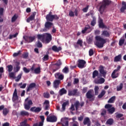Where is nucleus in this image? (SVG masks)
<instances>
[{
	"label": "nucleus",
	"instance_id": "nucleus-42",
	"mask_svg": "<svg viewBox=\"0 0 126 126\" xmlns=\"http://www.w3.org/2000/svg\"><path fill=\"white\" fill-rule=\"evenodd\" d=\"M34 72L36 74H39V73H40V72H41V68H40V67H38L34 69Z\"/></svg>",
	"mask_w": 126,
	"mask_h": 126
},
{
	"label": "nucleus",
	"instance_id": "nucleus-21",
	"mask_svg": "<svg viewBox=\"0 0 126 126\" xmlns=\"http://www.w3.org/2000/svg\"><path fill=\"white\" fill-rule=\"evenodd\" d=\"M52 50L54 52H55L56 53H59L60 51H62V47H57V46L54 45L53 46H52Z\"/></svg>",
	"mask_w": 126,
	"mask_h": 126
},
{
	"label": "nucleus",
	"instance_id": "nucleus-53",
	"mask_svg": "<svg viewBox=\"0 0 126 126\" xmlns=\"http://www.w3.org/2000/svg\"><path fill=\"white\" fill-rule=\"evenodd\" d=\"M62 64V62H61V60H59L57 61V62L54 64V65H56V66H61V65Z\"/></svg>",
	"mask_w": 126,
	"mask_h": 126
},
{
	"label": "nucleus",
	"instance_id": "nucleus-39",
	"mask_svg": "<svg viewBox=\"0 0 126 126\" xmlns=\"http://www.w3.org/2000/svg\"><path fill=\"white\" fill-rule=\"evenodd\" d=\"M123 87H124V84L121 83L120 85L117 87V91H121L123 89Z\"/></svg>",
	"mask_w": 126,
	"mask_h": 126
},
{
	"label": "nucleus",
	"instance_id": "nucleus-22",
	"mask_svg": "<svg viewBox=\"0 0 126 126\" xmlns=\"http://www.w3.org/2000/svg\"><path fill=\"white\" fill-rule=\"evenodd\" d=\"M55 77L58 79H60V80H63V79L64 76L63 74H61V73L57 72L55 74Z\"/></svg>",
	"mask_w": 126,
	"mask_h": 126
},
{
	"label": "nucleus",
	"instance_id": "nucleus-16",
	"mask_svg": "<svg viewBox=\"0 0 126 126\" xmlns=\"http://www.w3.org/2000/svg\"><path fill=\"white\" fill-rule=\"evenodd\" d=\"M99 71L100 74L102 75V76H103V77H105V76H106V74H107V72L105 71V70H104V67L102 65L99 66Z\"/></svg>",
	"mask_w": 126,
	"mask_h": 126
},
{
	"label": "nucleus",
	"instance_id": "nucleus-1",
	"mask_svg": "<svg viewBox=\"0 0 126 126\" xmlns=\"http://www.w3.org/2000/svg\"><path fill=\"white\" fill-rule=\"evenodd\" d=\"M95 39L96 41H98L99 42H99L97 41L95 44V46H96L97 48H99V49H101V48H103V47H104V44L107 43V40H108L107 38L104 39L101 37V36H95Z\"/></svg>",
	"mask_w": 126,
	"mask_h": 126
},
{
	"label": "nucleus",
	"instance_id": "nucleus-28",
	"mask_svg": "<svg viewBox=\"0 0 126 126\" xmlns=\"http://www.w3.org/2000/svg\"><path fill=\"white\" fill-rule=\"evenodd\" d=\"M66 93H67V91H66L64 88L61 89L59 91V94L60 96H63V95H64V94H66Z\"/></svg>",
	"mask_w": 126,
	"mask_h": 126
},
{
	"label": "nucleus",
	"instance_id": "nucleus-44",
	"mask_svg": "<svg viewBox=\"0 0 126 126\" xmlns=\"http://www.w3.org/2000/svg\"><path fill=\"white\" fill-rule=\"evenodd\" d=\"M106 94V91H102L101 93L98 95V98L101 99Z\"/></svg>",
	"mask_w": 126,
	"mask_h": 126
},
{
	"label": "nucleus",
	"instance_id": "nucleus-15",
	"mask_svg": "<svg viewBox=\"0 0 126 126\" xmlns=\"http://www.w3.org/2000/svg\"><path fill=\"white\" fill-rule=\"evenodd\" d=\"M36 87V83H31L29 86L27 87V92H29L31 91V90H33V88H35Z\"/></svg>",
	"mask_w": 126,
	"mask_h": 126
},
{
	"label": "nucleus",
	"instance_id": "nucleus-35",
	"mask_svg": "<svg viewBox=\"0 0 126 126\" xmlns=\"http://www.w3.org/2000/svg\"><path fill=\"white\" fill-rule=\"evenodd\" d=\"M115 111H116V109L115 108V107H111V108L107 109L108 114H110V115L114 114Z\"/></svg>",
	"mask_w": 126,
	"mask_h": 126
},
{
	"label": "nucleus",
	"instance_id": "nucleus-54",
	"mask_svg": "<svg viewBox=\"0 0 126 126\" xmlns=\"http://www.w3.org/2000/svg\"><path fill=\"white\" fill-rule=\"evenodd\" d=\"M89 54L90 57H92V56L94 55V51H93V49H90L89 51Z\"/></svg>",
	"mask_w": 126,
	"mask_h": 126
},
{
	"label": "nucleus",
	"instance_id": "nucleus-55",
	"mask_svg": "<svg viewBox=\"0 0 126 126\" xmlns=\"http://www.w3.org/2000/svg\"><path fill=\"white\" fill-rule=\"evenodd\" d=\"M69 16L70 17H74V12L72 10L69 11Z\"/></svg>",
	"mask_w": 126,
	"mask_h": 126
},
{
	"label": "nucleus",
	"instance_id": "nucleus-10",
	"mask_svg": "<svg viewBox=\"0 0 126 126\" xmlns=\"http://www.w3.org/2000/svg\"><path fill=\"white\" fill-rule=\"evenodd\" d=\"M94 82L95 84H103L105 82V79L103 78H95Z\"/></svg>",
	"mask_w": 126,
	"mask_h": 126
},
{
	"label": "nucleus",
	"instance_id": "nucleus-61",
	"mask_svg": "<svg viewBox=\"0 0 126 126\" xmlns=\"http://www.w3.org/2000/svg\"><path fill=\"white\" fill-rule=\"evenodd\" d=\"M28 53H24V54L22 55L23 59H27L28 58Z\"/></svg>",
	"mask_w": 126,
	"mask_h": 126
},
{
	"label": "nucleus",
	"instance_id": "nucleus-4",
	"mask_svg": "<svg viewBox=\"0 0 126 126\" xmlns=\"http://www.w3.org/2000/svg\"><path fill=\"white\" fill-rule=\"evenodd\" d=\"M23 39L25 40V43H32L36 39V36L25 35L23 36Z\"/></svg>",
	"mask_w": 126,
	"mask_h": 126
},
{
	"label": "nucleus",
	"instance_id": "nucleus-64",
	"mask_svg": "<svg viewBox=\"0 0 126 126\" xmlns=\"http://www.w3.org/2000/svg\"><path fill=\"white\" fill-rule=\"evenodd\" d=\"M88 91V88L87 87L83 88L82 90L83 94H85V93H86V92H87Z\"/></svg>",
	"mask_w": 126,
	"mask_h": 126
},
{
	"label": "nucleus",
	"instance_id": "nucleus-49",
	"mask_svg": "<svg viewBox=\"0 0 126 126\" xmlns=\"http://www.w3.org/2000/svg\"><path fill=\"white\" fill-rule=\"evenodd\" d=\"M7 67L8 68V72H11V71H12V70L13 69V66L12 65H8Z\"/></svg>",
	"mask_w": 126,
	"mask_h": 126
},
{
	"label": "nucleus",
	"instance_id": "nucleus-60",
	"mask_svg": "<svg viewBox=\"0 0 126 126\" xmlns=\"http://www.w3.org/2000/svg\"><path fill=\"white\" fill-rule=\"evenodd\" d=\"M23 71H24V72H25V73H29V72H30V69H27V68H26V67H24L23 68Z\"/></svg>",
	"mask_w": 126,
	"mask_h": 126
},
{
	"label": "nucleus",
	"instance_id": "nucleus-9",
	"mask_svg": "<svg viewBox=\"0 0 126 126\" xmlns=\"http://www.w3.org/2000/svg\"><path fill=\"white\" fill-rule=\"evenodd\" d=\"M39 118L40 119H41V122H39V124L38 123H35L32 126H44V121H45V116H40Z\"/></svg>",
	"mask_w": 126,
	"mask_h": 126
},
{
	"label": "nucleus",
	"instance_id": "nucleus-11",
	"mask_svg": "<svg viewBox=\"0 0 126 126\" xmlns=\"http://www.w3.org/2000/svg\"><path fill=\"white\" fill-rule=\"evenodd\" d=\"M30 111H31V112H33V113H40L41 111H42V108L40 107H36L34 106L30 109Z\"/></svg>",
	"mask_w": 126,
	"mask_h": 126
},
{
	"label": "nucleus",
	"instance_id": "nucleus-47",
	"mask_svg": "<svg viewBox=\"0 0 126 126\" xmlns=\"http://www.w3.org/2000/svg\"><path fill=\"white\" fill-rule=\"evenodd\" d=\"M21 77H22V73H21L17 76V78L15 79L16 82H18L21 79Z\"/></svg>",
	"mask_w": 126,
	"mask_h": 126
},
{
	"label": "nucleus",
	"instance_id": "nucleus-20",
	"mask_svg": "<svg viewBox=\"0 0 126 126\" xmlns=\"http://www.w3.org/2000/svg\"><path fill=\"white\" fill-rule=\"evenodd\" d=\"M12 100L13 101H16V100H18V95H17V90L16 89H15L14 92L13 93Z\"/></svg>",
	"mask_w": 126,
	"mask_h": 126
},
{
	"label": "nucleus",
	"instance_id": "nucleus-63",
	"mask_svg": "<svg viewBox=\"0 0 126 126\" xmlns=\"http://www.w3.org/2000/svg\"><path fill=\"white\" fill-rule=\"evenodd\" d=\"M88 8H89V5H87V6L86 7L83 8L82 10H83V12H87V11H88Z\"/></svg>",
	"mask_w": 126,
	"mask_h": 126
},
{
	"label": "nucleus",
	"instance_id": "nucleus-30",
	"mask_svg": "<svg viewBox=\"0 0 126 126\" xmlns=\"http://www.w3.org/2000/svg\"><path fill=\"white\" fill-rule=\"evenodd\" d=\"M99 72L98 71V70H94L93 72V78H95L96 77H97V78H99Z\"/></svg>",
	"mask_w": 126,
	"mask_h": 126
},
{
	"label": "nucleus",
	"instance_id": "nucleus-32",
	"mask_svg": "<svg viewBox=\"0 0 126 126\" xmlns=\"http://www.w3.org/2000/svg\"><path fill=\"white\" fill-rule=\"evenodd\" d=\"M72 120L73 121L72 126H79V123L75 121V120H76V117H73Z\"/></svg>",
	"mask_w": 126,
	"mask_h": 126
},
{
	"label": "nucleus",
	"instance_id": "nucleus-26",
	"mask_svg": "<svg viewBox=\"0 0 126 126\" xmlns=\"http://www.w3.org/2000/svg\"><path fill=\"white\" fill-rule=\"evenodd\" d=\"M27 122H28V120L25 119L23 122H21L20 125L18 126H30V125L28 124Z\"/></svg>",
	"mask_w": 126,
	"mask_h": 126
},
{
	"label": "nucleus",
	"instance_id": "nucleus-13",
	"mask_svg": "<svg viewBox=\"0 0 126 126\" xmlns=\"http://www.w3.org/2000/svg\"><path fill=\"white\" fill-rule=\"evenodd\" d=\"M20 62H15V66L14 67L13 69L15 72H18L20 70Z\"/></svg>",
	"mask_w": 126,
	"mask_h": 126
},
{
	"label": "nucleus",
	"instance_id": "nucleus-29",
	"mask_svg": "<svg viewBox=\"0 0 126 126\" xmlns=\"http://www.w3.org/2000/svg\"><path fill=\"white\" fill-rule=\"evenodd\" d=\"M111 2H112V1L110 0H103L102 4H103L106 7V6H108V5H110Z\"/></svg>",
	"mask_w": 126,
	"mask_h": 126
},
{
	"label": "nucleus",
	"instance_id": "nucleus-38",
	"mask_svg": "<svg viewBox=\"0 0 126 126\" xmlns=\"http://www.w3.org/2000/svg\"><path fill=\"white\" fill-rule=\"evenodd\" d=\"M94 95H97L99 94V87L98 86H95L94 87Z\"/></svg>",
	"mask_w": 126,
	"mask_h": 126
},
{
	"label": "nucleus",
	"instance_id": "nucleus-24",
	"mask_svg": "<svg viewBox=\"0 0 126 126\" xmlns=\"http://www.w3.org/2000/svg\"><path fill=\"white\" fill-rule=\"evenodd\" d=\"M77 93V89H75L73 91H70L68 92V96H75Z\"/></svg>",
	"mask_w": 126,
	"mask_h": 126
},
{
	"label": "nucleus",
	"instance_id": "nucleus-37",
	"mask_svg": "<svg viewBox=\"0 0 126 126\" xmlns=\"http://www.w3.org/2000/svg\"><path fill=\"white\" fill-rule=\"evenodd\" d=\"M96 17H93V20L91 22V25L92 26H95L96 25Z\"/></svg>",
	"mask_w": 126,
	"mask_h": 126
},
{
	"label": "nucleus",
	"instance_id": "nucleus-50",
	"mask_svg": "<svg viewBox=\"0 0 126 126\" xmlns=\"http://www.w3.org/2000/svg\"><path fill=\"white\" fill-rule=\"evenodd\" d=\"M69 72V70H68V67L65 66L64 68L63 69V72L64 73H68Z\"/></svg>",
	"mask_w": 126,
	"mask_h": 126
},
{
	"label": "nucleus",
	"instance_id": "nucleus-52",
	"mask_svg": "<svg viewBox=\"0 0 126 126\" xmlns=\"http://www.w3.org/2000/svg\"><path fill=\"white\" fill-rule=\"evenodd\" d=\"M36 46L38 48H42L43 47V45L42 44V43L40 42V41L38 40L37 43H36Z\"/></svg>",
	"mask_w": 126,
	"mask_h": 126
},
{
	"label": "nucleus",
	"instance_id": "nucleus-56",
	"mask_svg": "<svg viewBox=\"0 0 126 126\" xmlns=\"http://www.w3.org/2000/svg\"><path fill=\"white\" fill-rule=\"evenodd\" d=\"M9 76L11 77V78H13V79H15V78H16V77H15V75L14 74V72L10 73Z\"/></svg>",
	"mask_w": 126,
	"mask_h": 126
},
{
	"label": "nucleus",
	"instance_id": "nucleus-2",
	"mask_svg": "<svg viewBox=\"0 0 126 126\" xmlns=\"http://www.w3.org/2000/svg\"><path fill=\"white\" fill-rule=\"evenodd\" d=\"M46 19L47 21L53 22L54 20H59L60 19V17L56 14L53 15V12L50 11L48 14L46 15Z\"/></svg>",
	"mask_w": 126,
	"mask_h": 126
},
{
	"label": "nucleus",
	"instance_id": "nucleus-27",
	"mask_svg": "<svg viewBox=\"0 0 126 126\" xmlns=\"http://www.w3.org/2000/svg\"><path fill=\"white\" fill-rule=\"evenodd\" d=\"M122 61V54H119L114 58V62L118 63V62H121Z\"/></svg>",
	"mask_w": 126,
	"mask_h": 126
},
{
	"label": "nucleus",
	"instance_id": "nucleus-17",
	"mask_svg": "<svg viewBox=\"0 0 126 126\" xmlns=\"http://www.w3.org/2000/svg\"><path fill=\"white\" fill-rule=\"evenodd\" d=\"M83 124L84 126H86V125L87 126H91V121H90V119L88 117L85 118L84 120Z\"/></svg>",
	"mask_w": 126,
	"mask_h": 126
},
{
	"label": "nucleus",
	"instance_id": "nucleus-41",
	"mask_svg": "<svg viewBox=\"0 0 126 126\" xmlns=\"http://www.w3.org/2000/svg\"><path fill=\"white\" fill-rule=\"evenodd\" d=\"M74 105L75 106L76 111H77L78 110V108H79V106H80L79 102L78 101H76Z\"/></svg>",
	"mask_w": 126,
	"mask_h": 126
},
{
	"label": "nucleus",
	"instance_id": "nucleus-31",
	"mask_svg": "<svg viewBox=\"0 0 126 126\" xmlns=\"http://www.w3.org/2000/svg\"><path fill=\"white\" fill-rule=\"evenodd\" d=\"M106 125H108V126H112L114 124V119L113 118H110L107 120L106 122Z\"/></svg>",
	"mask_w": 126,
	"mask_h": 126
},
{
	"label": "nucleus",
	"instance_id": "nucleus-48",
	"mask_svg": "<svg viewBox=\"0 0 126 126\" xmlns=\"http://www.w3.org/2000/svg\"><path fill=\"white\" fill-rule=\"evenodd\" d=\"M17 18H18V16L16 15V14L14 15V16L12 17L11 22H15Z\"/></svg>",
	"mask_w": 126,
	"mask_h": 126
},
{
	"label": "nucleus",
	"instance_id": "nucleus-34",
	"mask_svg": "<svg viewBox=\"0 0 126 126\" xmlns=\"http://www.w3.org/2000/svg\"><path fill=\"white\" fill-rule=\"evenodd\" d=\"M20 115L22 116V117H28V116H29V112L26 111H22L20 112Z\"/></svg>",
	"mask_w": 126,
	"mask_h": 126
},
{
	"label": "nucleus",
	"instance_id": "nucleus-23",
	"mask_svg": "<svg viewBox=\"0 0 126 126\" xmlns=\"http://www.w3.org/2000/svg\"><path fill=\"white\" fill-rule=\"evenodd\" d=\"M105 9H106V7L103 4H101L98 9V11H99L100 14H103V13H104Z\"/></svg>",
	"mask_w": 126,
	"mask_h": 126
},
{
	"label": "nucleus",
	"instance_id": "nucleus-12",
	"mask_svg": "<svg viewBox=\"0 0 126 126\" xmlns=\"http://www.w3.org/2000/svg\"><path fill=\"white\" fill-rule=\"evenodd\" d=\"M31 105H33V102H32V100L30 99L25 104V109L27 110H30Z\"/></svg>",
	"mask_w": 126,
	"mask_h": 126
},
{
	"label": "nucleus",
	"instance_id": "nucleus-14",
	"mask_svg": "<svg viewBox=\"0 0 126 126\" xmlns=\"http://www.w3.org/2000/svg\"><path fill=\"white\" fill-rule=\"evenodd\" d=\"M36 16V12H33L32 14L27 19V22L29 23L30 21H33V20H35V16Z\"/></svg>",
	"mask_w": 126,
	"mask_h": 126
},
{
	"label": "nucleus",
	"instance_id": "nucleus-58",
	"mask_svg": "<svg viewBox=\"0 0 126 126\" xmlns=\"http://www.w3.org/2000/svg\"><path fill=\"white\" fill-rule=\"evenodd\" d=\"M43 97L44 98H46L47 99H48V98H50V94H49V93H44Z\"/></svg>",
	"mask_w": 126,
	"mask_h": 126
},
{
	"label": "nucleus",
	"instance_id": "nucleus-6",
	"mask_svg": "<svg viewBox=\"0 0 126 126\" xmlns=\"http://www.w3.org/2000/svg\"><path fill=\"white\" fill-rule=\"evenodd\" d=\"M46 121L49 123H56L58 121V118L55 115L50 117L48 116Z\"/></svg>",
	"mask_w": 126,
	"mask_h": 126
},
{
	"label": "nucleus",
	"instance_id": "nucleus-45",
	"mask_svg": "<svg viewBox=\"0 0 126 126\" xmlns=\"http://www.w3.org/2000/svg\"><path fill=\"white\" fill-rule=\"evenodd\" d=\"M115 100H116V96H112L108 101V103H114Z\"/></svg>",
	"mask_w": 126,
	"mask_h": 126
},
{
	"label": "nucleus",
	"instance_id": "nucleus-19",
	"mask_svg": "<svg viewBox=\"0 0 126 126\" xmlns=\"http://www.w3.org/2000/svg\"><path fill=\"white\" fill-rule=\"evenodd\" d=\"M98 26L99 28H107V26L104 25L103 19L99 18L98 20Z\"/></svg>",
	"mask_w": 126,
	"mask_h": 126
},
{
	"label": "nucleus",
	"instance_id": "nucleus-36",
	"mask_svg": "<svg viewBox=\"0 0 126 126\" xmlns=\"http://www.w3.org/2000/svg\"><path fill=\"white\" fill-rule=\"evenodd\" d=\"M111 77L112 78H117V77H119V73L117 72H115L114 73V71H113L111 74Z\"/></svg>",
	"mask_w": 126,
	"mask_h": 126
},
{
	"label": "nucleus",
	"instance_id": "nucleus-5",
	"mask_svg": "<svg viewBox=\"0 0 126 126\" xmlns=\"http://www.w3.org/2000/svg\"><path fill=\"white\" fill-rule=\"evenodd\" d=\"M54 26V23L47 21L44 25L45 28L43 29L44 32H47L48 30H50V28H52Z\"/></svg>",
	"mask_w": 126,
	"mask_h": 126
},
{
	"label": "nucleus",
	"instance_id": "nucleus-7",
	"mask_svg": "<svg viewBox=\"0 0 126 126\" xmlns=\"http://www.w3.org/2000/svg\"><path fill=\"white\" fill-rule=\"evenodd\" d=\"M44 36V40L46 43H49L52 41V35L50 33H46Z\"/></svg>",
	"mask_w": 126,
	"mask_h": 126
},
{
	"label": "nucleus",
	"instance_id": "nucleus-43",
	"mask_svg": "<svg viewBox=\"0 0 126 126\" xmlns=\"http://www.w3.org/2000/svg\"><path fill=\"white\" fill-rule=\"evenodd\" d=\"M126 41V39L125 38H121L119 40V46H123L124 44H125V42Z\"/></svg>",
	"mask_w": 126,
	"mask_h": 126
},
{
	"label": "nucleus",
	"instance_id": "nucleus-59",
	"mask_svg": "<svg viewBox=\"0 0 126 126\" xmlns=\"http://www.w3.org/2000/svg\"><path fill=\"white\" fill-rule=\"evenodd\" d=\"M21 51L19 50L17 53H15L13 54V57H17L19 55H21Z\"/></svg>",
	"mask_w": 126,
	"mask_h": 126
},
{
	"label": "nucleus",
	"instance_id": "nucleus-57",
	"mask_svg": "<svg viewBox=\"0 0 126 126\" xmlns=\"http://www.w3.org/2000/svg\"><path fill=\"white\" fill-rule=\"evenodd\" d=\"M112 106L113 105L112 104H107L105 105V108L108 109H111V108H112Z\"/></svg>",
	"mask_w": 126,
	"mask_h": 126
},
{
	"label": "nucleus",
	"instance_id": "nucleus-3",
	"mask_svg": "<svg viewBox=\"0 0 126 126\" xmlns=\"http://www.w3.org/2000/svg\"><path fill=\"white\" fill-rule=\"evenodd\" d=\"M93 92H94L93 90H90L87 92L86 94V96L87 99H90V101L91 102H93V101L95 100V96H94V94H92Z\"/></svg>",
	"mask_w": 126,
	"mask_h": 126
},
{
	"label": "nucleus",
	"instance_id": "nucleus-40",
	"mask_svg": "<svg viewBox=\"0 0 126 126\" xmlns=\"http://www.w3.org/2000/svg\"><path fill=\"white\" fill-rule=\"evenodd\" d=\"M68 101H67L63 103V104H62V109L63 111H64V110H65V107L66 105H68Z\"/></svg>",
	"mask_w": 126,
	"mask_h": 126
},
{
	"label": "nucleus",
	"instance_id": "nucleus-8",
	"mask_svg": "<svg viewBox=\"0 0 126 126\" xmlns=\"http://www.w3.org/2000/svg\"><path fill=\"white\" fill-rule=\"evenodd\" d=\"M78 62V67L79 68H84L85 64H86V62L83 60H79Z\"/></svg>",
	"mask_w": 126,
	"mask_h": 126
},
{
	"label": "nucleus",
	"instance_id": "nucleus-51",
	"mask_svg": "<svg viewBox=\"0 0 126 126\" xmlns=\"http://www.w3.org/2000/svg\"><path fill=\"white\" fill-rule=\"evenodd\" d=\"M101 115L105 117V115L107 114V110L105 109H103L101 110Z\"/></svg>",
	"mask_w": 126,
	"mask_h": 126
},
{
	"label": "nucleus",
	"instance_id": "nucleus-62",
	"mask_svg": "<svg viewBox=\"0 0 126 126\" xmlns=\"http://www.w3.org/2000/svg\"><path fill=\"white\" fill-rule=\"evenodd\" d=\"M43 61H46L49 60V55H46L44 56V57L42 58Z\"/></svg>",
	"mask_w": 126,
	"mask_h": 126
},
{
	"label": "nucleus",
	"instance_id": "nucleus-33",
	"mask_svg": "<svg viewBox=\"0 0 126 126\" xmlns=\"http://www.w3.org/2000/svg\"><path fill=\"white\" fill-rule=\"evenodd\" d=\"M37 37L38 40H41V41H45V33L43 34H37Z\"/></svg>",
	"mask_w": 126,
	"mask_h": 126
},
{
	"label": "nucleus",
	"instance_id": "nucleus-18",
	"mask_svg": "<svg viewBox=\"0 0 126 126\" xmlns=\"http://www.w3.org/2000/svg\"><path fill=\"white\" fill-rule=\"evenodd\" d=\"M60 84H61V80H55L53 82V87L57 89L60 87Z\"/></svg>",
	"mask_w": 126,
	"mask_h": 126
},
{
	"label": "nucleus",
	"instance_id": "nucleus-25",
	"mask_svg": "<svg viewBox=\"0 0 126 126\" xmlns=\"http://www.w3.org/2000/svg\"><path fill=\"white\" fill-rule=\"evenodd\" d=\"M110 35L111 34H110V32L107 31H103L102 32L101 36H103V37H109Z\"/></svg>",
	"mask_w": 126,
	"mask_h": 126
},
{
	"label": "nucleus",
	"instance_id": "nucleus-46",
	"mask_svg": "<svg viewBox=\"0 0 126 126\" xmlns=\"http://www.w3.org/2000/svg\"><path fill=\"white\" fill-rule=\"evenodd\" d=\"M9 113V110L7 108H3V114L4 116H6L7 114Z\"/></svg>",
	"mask_w": 126,
	"mask_h": 126
}]
</instances>
